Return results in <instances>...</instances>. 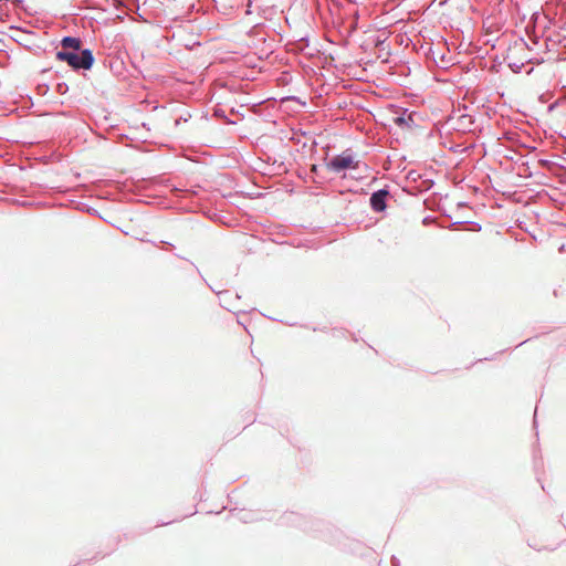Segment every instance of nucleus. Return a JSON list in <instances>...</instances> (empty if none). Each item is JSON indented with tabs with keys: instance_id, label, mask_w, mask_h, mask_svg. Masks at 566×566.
I'll use <instances>...</instances> for the list:
<instances>
[{
	"instance_id": "f257e3e1",
	"label": "nucleus",
	"mask_w": 566,
	"mask_h": 566,
	"mask_svg": "<svg viewBox=\"0 0 566 566\" xmlns=\"http://www.w3.org/2000/svg\"><path fill=\"white\" fill-rule=\"evenodd\" d=\"M56 57L60 61L67 62L74 69L88 70L94 62L90 50H83L80 54L75 51H59Z\"/></svg>"
},
{
	"instance_id": "f03ea898",
	"label": "nucleus",
	"mask_w": 566,
	"mask_h": 566,
	"mask_svg": "<svg viewBox=\"0 0 566 566\" xmlns=\"http://www.w3.org/2000/svg\"><path fill=\"white\" fill-rule=\"evenodd\" d=\"M358 160L349 151H344L335 156L328 164L327 168L334 172H340L345 169H356Z\"/></svg>"
},
{
	"instance_id": "7ed1b4c3",
	"label": "nucleus",
	"mask_w": 566,
	"mask_h": 566,
	"mask_svg": "<svg viewBox=\"0 0 566 566\" xmlns=\"http://www.w3.org/2000/svg\"><path fill=\"white\" fill-rule=\"evenodd\" d=\"M388 196L387 190H378L370 197V205L375 211H382L386 208V198Z\"/></svg>"
},
{
	"instance_id": "20e7f679",
	"label": "nucleus",
	"mask_w": 566,
	"mask_h": 566,
	"mask_svg": "<svg viewBox=\"0 0 566 566\" xmlns=\"http://www.w3.org/2000/svg\"><path fill=\"white\" fill-rule=\"evenodd\" d=\"M61 44H62V48L64 49V51L72 50V51L77 52L81 49L82 42L77 38L65 36L62 40Z\"/></svg>"
},
{
	"instance_id": "39448f33",
	"label": "nucleus",
	"mask_w": 566,
	"mask_h": 566,
	"mask_svg": "<svg viewBox=\"0 0 566 566\" xmlns=\"http://www.w3.org/2000/svg\"><path fill=\"white\" fill-rule=\"evenodd\" d=\"M396 120H397V122H399V123H402V122H403V118L398 117Z\"/></svg>"
}]
</instances>
